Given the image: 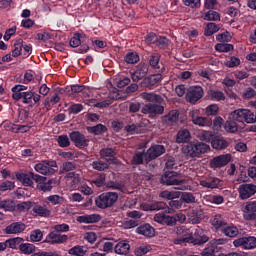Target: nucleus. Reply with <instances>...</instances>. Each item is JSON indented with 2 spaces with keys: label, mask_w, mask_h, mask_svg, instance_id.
I'll return each instance as SVG.
<instances>
[{
  "label": "nucleus",
  "mask_w": 256,
  "mask_h": 256,
  "mask_svg": "<svg viewBox=\"0 0 256 256\" xmlns=\"http://www.w3.org/2000/svg\"><path fill=\"white\" fill-rule=\"evenodd\" d=\"M68 253H69V255H74V256H86L88 251H87V248H85V246L76 245V246L72 247L68 251Z\"/></svg>",
  "instance_id": "42"
},
{
  "label": "nucleus",
  "mask_w": 256,
  "mask_h": 256,
  "mask_svg": "<svg viewBox=\"0 0 256 256\" xmlns=\"http://www.w3.org/2000/svg\"><path fill=\"white\" fill-rule=\"evenodd\" d=\"M217 245L210 244L208 247L204 248L201 252V256H217Z\"/></svg>",
  "instance_id": "57"
},
{
  "label": "nucleus",
  "mask_w": 256,
  "mask_h": 256,
  "mask_svg": "<svg viewBox=\"0 0 256 256\" xmlns=\"http://www.w3.org/2000/svg\"><path fill=\"white\" fill-rule=\"evenodd\" d=\"M160 197L162 199H168V201H171L172 199H179L181 197V192L164 190L160 193Z\"/></svg>",
  "instance_id": "39"
},
{
  "label": "nucleus",
  "mask_w": 256,
  "mask_h": 256,
  "mask_svg": "<svg viewBox=\"0 0 256 256\" xmlns=\"http://www.w3.org/2000/svg\"><path fill=\"white\" fill-rule=\"evenodd\" d=\"M37 173L41 175H53L57 171V162L55 161H43L35 165L34 167Z\"/></svg>",
  "instance_id": "7"
},
{
  "label": "nucleus",
  "mask_w": 256,
  "mask_h": 256,
  "mask_svg": "<svg viewBox=\"0 0 256 256\" xmlns=\"http://www.w3.org/2000/svg\"><path fill=\"white\" fill-rule=\"evenodd\" d=\"M92 168L95 169V171H107L109 169L111 163L105 162L102 160H96L92 162Z\"/></svg>",
  "instance_id": "40"
},
{
  "label": "nucleus",
  "mask_w": 256,
  "mask_h": 256,
  "mask_svg": "<svg viewBox=\"0 0 256 256\" xmlns=\"http://www.w3.org/2000/svg\"><path fill=\"white\" fill-rule=\"evenodd\" d=\"M141 98L145 101H149L150 103H157V104H146L142 108V113L144 115H163L165 113V107L161 106L164 99L161 95L155 93H147L144 92L141 94Z\"/></svg>",
  "instance_id": "2"
},
{
  "label": "nucleus",
  "mask_w": 256,
  "mask_h": 256,
  "mask_svg": "<svg viewBox=\"0 0 256 256\" xmlns=\"http://www.w3.org/2000/svg\"><path fill=\"white\" fill-rule=\"evenodd\" d=\"M201 19L204 21H221V14L214 10H208L206 12H202Z\"/></svg>",
  "instance_id": "29"
},
{
  "label": "nucleus",
  "mask_w": 256,
  "mask_h": 256,
  "mask_svg": "<svg viewBox=\"0 0 256 256\" xmlns=\"http://www.w3.org/2000/svg\"><path fill=\"white\" fill-rule=\"evenodd\" d=\"M0 127H2V129H4V131H10L11 133H15L17 124H15L9 120H5L1 123Z\"/></svg>",
  "instance_id": "58"
},
{
  "label": "nucleus",
  "mask_w": 256,
  "mask_h": 256,
  "mask_svg": "<svg viewBox=\"0 0 256 256\" xmlns=\"http://www.w3.org/2000/svg\"><path fill=\"white\" fill-rule=\"evenodd\" d=\"M229 163H231V154H222L210 160V167L211 169H221V167H225Z\"/></svg>",
  "instance_id": "13"
},
{
  "label": "nucleus",
  "mask_w": 256,
  "mask_h": 256,
  "mask_svg": "<svg viewBox=\"0 0 256 256\" xmlns=\"http://www.w3.org/2000/svg\"><path fill=\"white\" fill-rule=\"evenodd\" d=\"M149 251H151V245H142L135 248L134 254L136 256H143V255H147Z\"/></svg>",
  "instance_id": "59"
},
{
  "label": "nucleus",
  "mask_w": 256,
  "mask_h": 256,
  "mask_svg": "<svg viewBox=\"0 0 256 256\" xmlns=\"http://www.w3.org/2000/svg\"><path fill=\"white\" fill-rule=\"evenodd\" d=\"M93 185L96 187H103L105 185V174H100L95 179L92 180Z\"/></svg>",
  "instance_id": "64"
},
{
  "label": "nucleus",
  "mask_w": 256,
  "mask_h": 256,
  "mask_svg": "<svg viewBox=\"0 0 256 256\" xmlns=\"http://www.w3.org/2000/svg\"><path fill=\"white\" fill-rule=\"evenodd\" d=\"M210 149L209 145L203 142H190L186 146L183 147V153H185L188 157H199L200 155H204Z\"/></svg>",
  "instance_id": "5"
},
{
  "label": "nucleus",
  "mask_w": 256,
  "mask_h": 256,
  "mask_svg": "<svg viewBox=\"0 0 256 256\" xmlns=\"http://www.w3.org/2000/svg\"><path fill=\"white\" fill-rule=\"evenodd\" d=\"M89 43H91V39H89L85 33L79 32L74 33L69 42L70 47L76 48L75 53L82 55L89 52Z\"/></svg>",
  "instance_id": "3"
},
{
  "label": "nucleus",
  "mask_w": 256,
  "mask_h": 256,
  "mask_svg": "<svg viewBox=\"0 0 256 256\" xmlns=\"http://www.w3.org/2000/svg\"><path fill=\"white\" fill-rule=\"evenodd\" d=\"M159 61H161V54L159 53H154L150 56V59H149V65L150 67H152V69H161L159 67Z\"/></svg>",
  "instance_id": "54"
},
{
  "label": "nucleus",
  "mask_w": 256,
  "mask_h": 256,
  "mask_svg": "<svg viewBox=\"0 0 256 256\" xmlns=\"http://www.w3.org/2000/svg\"><path fill=\"white\" fill-rule=\"evenodd\" d=\"M239 197L242 201L251 199L256 194V185L253 183L241 184L238 188Z\"/></svg>",
  "instance_id": "9"
},
{
  "label": "nucleus",
  "mask_w": 256,
  "mask_h": 256,
  "mask_svg": "<svg viewBox=\"0 0 256 256\" xmlns=\"http://www.w3.org/2000/svg\"><path fill=\"white\" fill-rule=\"evenodd\" d=\"M136 233H138V235H144V237H154L155 228H153L151 224H144L136 229Z\"/></svg>",
  "instance_id": "27"
},
{
  "label": "nucleus",
  "mask_w": 256,
  "mask_h": 256,
  "mask_svg": "<svg viewBox=\"0 0 256 256\" xmlns=\"http://www.w3.org/2000/svg\"><path fill=\"white\" fill-rule=\"evenodd\" d=\"M23 243V238L21 237H16V238H10L4 242V245L9 247V249H16L18 245H21Z\"/></svg>",
  "instance_id": "49"
},
{
  "label": "nucleus",
  "mask_w": 256,
  "mask_h": 256,
  "mask_svg": "<svg viewBox=\"0 0 256 256\" xmlns=\"http://www.w3.org/2000/svg\"><path fill=\"white\" fill-rule=\"evenodd\" d=\"M63 241H65V238L61 236V233L55 231L51 232L46 237V243H50L52 245L55 243H63Z\"/></svg>",
  "instance_id": "32"
},
{
  "label": "nucleus",
  "mask_w": 256,
  "mask_h": 256,
  "mask_svg": "<svg viewBox=\"0 0 256 256\" xmlns=\"http://www.w3.org/2000/svg\"><path fill=\"white\" fill-rule=\"evenodd\" d=\"M19 250L24 255H31V253H35V245L31 243H22L19 245Z\"/></svg>",
  "instance_id": "52"
},
{
  "label": "nucleus",
  "mask_w": 256,
  "mask_h": 256,
  "mask_svg": "<svg viewBox=\"0 0 256 256\" xmlns=\"http://www.w3.org/2000/svg\"><path fill=\"white\" fill-rule=\"evenodd\" d=\"M208 97H210L211 101H225V94L219 90H210Z\"/></svg>",
  "instance_id": "48"
},
{
  "label": "nucleus",
  "mask_w": 256,
  "mask_h": 256,
  "mask_svg": "<svg viewBox=\"0 0 256 256\" xmlns=\"http://www.w3.org/2000/svg\"><path fill=\"white\" fill-rule=\"evenodd\" d=\"M26 226L23 222H13L5 228L6 235H19L25 231Z\"/></svg>",
  "instance_id": "23"
},
{
  "label": "nucleus",
  "mask_w": 256,
  "mask_h": 256,
  "mask_svg": "<svg viewBox=\"0 0 256 256\" xmlns=\"http://www.w3.org/2000/svg\"><path fill=\"white\" fill-rule=\"evenodd\" d=\"M182 203H195V196L191 192H184L181 195Z\"/></svg>",
  "instance_id": "62"
},
{
  "label": "nucleus",
  "mask_w": 256,
  "mask_h": 256,
  "mask_svg": "<svg viewBox=\"0 0 256 256\" xmlns=\"http://www.w3.org/2000/svg\"><path fill=\"white\" fill-rule=\"evenodd\" d=\"M0 209H3V211H9V212L15 211V201L11 199L0 200Z\"/></svg>",
  "instance_id": "45"
},
{
  "label": "nucleus",
  "mask_w": 256,
  "mask_h": 256,
  "mask_svg": "<svg viewBox=\"0 0 256 256\" xmlns=\"http://www.w3.org/2000/svg\"><path fill=\"white\" fill-rule=\"evenodd\" d=\"M234 77L238 81H243V79H249V71H247V70H236L234 72Z\"/></svg>",
  "instance_id": "61"
},
{
  "label": "nucleus",
  "mask_w": 256,
  "mask_h": 256,
  "mask_svg": "<svg viewBox=\"0 0 256 256\" xmlns=\"http://www.w3.org/2000/svg\"><path fill=\"white\" fill-rule=\"evenodd\" d=\"M139 59V54L137 52H128L124 57V61L128 65H135V63H139Z\"/></svg>",
  "instance_id": "44"
},
{
  "label": "nucleus",
  "mask_w": 256,
  "mask_h": 256,
  "mask_svg": "<svg viewBox=\"0 0 256 256\" xmlns=\"http://www.w3.org/2000/svg\"><path fill=\"white\" fill-rule=\"evenodd\" d=\"M41 239H43V232H41V230H34L31 232L30 240L33 243H37V242L41 241Z\"/></svg>",
  "instance_id": "63"
},
{
  "label": "nucleus",
  "mask_w": 256,
  "mask_h": 256,
  "mask_svg": "<svg viewBox=\"0 0 256 256\" xmlns=\"http://www.w3.org/2000/svg\"><path fill=\"white\" fill-rule=\"evenodd\" d=\"M161 73H163V69L158 70L157 74H152L148 77H145L141 82V87H153L154 85H157V83L163 79Z\"/></svg>",
  "instance_id": "20"
},
{
  "label": "nucleus",
  "mask_w": 256,
  "mask_h": 256,
  "mask_svg": "<svg viewBox=\"0 0 256 256\" xmlns=\"http://www.w3.org/2000/svg\"><path fill=\"white\" fill-rule=\"evenodd\" d=\"M83 91H85V86L83 85H72L65 87V93L69 97H71V95H73L74 93H81Z\"/></svg>",
  "instance_id": "47"
},
{
  "label": "nucleus",
  "mask_w": 256,
  "mask_h": 256,
  "mask_svg": "<svg viewBox=\"0 0 256 256\" xmlns=\"http://www.w3.org/2000/svg\"><path fill=\"white\" fill-rule=\"evenodd\" d=\"M222 233H224L226 237H237L239 235V228L236 226H226L222 229Z\"/></svg>",
  "instance_id": "50"
},
{
  "label": "nucleus",
  "mask_w": 256,
  "mask_h": 256,
  "mask_svg": "<svg viewBox=\"0 0 256 256\" xmlns=\"http://www.w3.org/2000/svg\"><path fill=\"white\" fill-rule=\"evenodd\" d=\"M79 175L75 172H67L65 176V183L67 189L73 191V189H77V185L80 183Z\"/></svg>",
  "instance_id": "21"
},
{
  "label": "nucleus",
  "mask_w": 256,
  "mask_h": 256,
  "mask_svg": "<svg viewBox=\"0 0 256 256\" xmlns=\"http://www.w3.org/2000/svg\"><path fill=\"white\" fill-rule=\"evenodd\" d=\"M220 183L221 180L219 178H210L208 180L200 181V185L206 187V189H217Z\"/></svg>",
  "instance_id": "33"
},
{
  "label": "nucleus",
  "mask_w": 256,
  "mask_h": 256,
  "mask_svg": "<svg viewBox=\"0 0 256 256\" xmlns=\"http://www.w3.org/2000/svg\"><path fill=\"white\" fill-rule=\"evenodd\" d=\"M192 122L194 123V125H199L200 127H207L211 124V119L207 117L195 116V114L192 113Z\"/></svg>",
  "instance_id": "36"
},
{
  "label": "nucleus",
  "mask_w": 256,
  "mask_h": 256,
  "mask_svg": "<svg viewBox=\"0 0 256 256\" xmlns=\"http://www.w3.org/2000/svg\"><path fill=\"white\" fill-rule=\"evenodd\" d=\"M243 217L245 221H255L256 219V201H248L243 209Z\"/></svg>",
  "instance_id": "16"
},
{
  "label": "nucleus",
  "mask_w": 256,
  "mask_h": 256,
  "mask_svg": "<svg viewBox=\"0 0 256 256\" xmlns=\"http://www.w3.org/2000/svg\"><path fill=\"white\" fill-rule=\"evenodd\" d=\"M188 239H190L192 245H204V243L209 241V237H207L203 229L199 227L194 230L193 235L188 236Z\"/></svg>",
  "instance_id": "14"
},
{
  "label": "nucleus",
  "mask_w": 256,
  "mask_h": 256,
  "mask_svg": "<svg viewBox=\"0 0 256 256\" xmlns=\"http://www.w3.org/2000/svg\"><path fill=\"white\" fill-rule=\"evenodd\" d=\"M166 149L164 145L154 144L146 151V165H149L150 161H155L161 155H165Z\"/></svg>",
  "instance_id": "6"
},
{
  "label": "nucleus",
  "mask_w": 256,
  "mask_h": 256,
  "mask_svg": "<svg viewBox=\"0 0 256 256\" xmlns=\"http://www.w3.org/2000/svg\"><path fill=\"white\" fill-rule=\"evenodd\" d=\"M221 29V26L219 24L209 22L204 30L205 37H211L212 35H215L219 30Z\"/></svg>",
  "instance_id": "34"
},
{
  "label": "nucleus",
  "mask_w": 256,
  "mask_h": 256,
  "mask_svg": "<svg viewBox=\"0 0 256 256\" xmlns=\"http://www.w3.org/2000/svg\"><path fill=\"white\" fill-rule=\"evenodd\" d=\"M149 73V64L140 63L136 70L131 72V79L134 83H139L141 79H144V77Z\"/></svg>",
  "instance_id": "15"
},
{
  "label": "nucleus",
  "mask_w": 256,
  "mask_h": 256,
  "mask_svg": "<svg viewBox=\"0 0 256 256\" xmlns=\"http://www.w3.org/2000/svg\"><path fill=\"white\" fill-rule=\"evenodd\" d=\"M78 223H99L101 215L99 214H85L76 218Z\"/></svg>",
  "instance_id": "26"
},
{
  "label": "nucleus",
  "mask_w": 256,
  "mask_h": 256,
  "mask_svg": "<svg viewBox=\"0 0 256 256\" xmlns=\"http://www.w3.org/2000/svg\"><path fill=\"white\" fill-rule=\"evenodd\" d=\"M154 221L156 223H160V225H167L168 227H174V225H177V219H175V217L163 213L155 214Z\"/></svg>",
  "instance_id": "19"
},
{
  "label": "nucleus",
  "mask_w": 256,
  "mask_h": 256,
  "mask_svg": "<svg viewBox=\"0 0 256 256\" xmlns=\"http://www.w3.org/2000/svg\"><path fill=\"white\" fill-rule=\"evenodd\" d=\"M215 137L212 131H202L198 134V139L200 141H205L206 143H211Z\"/></svg>",
  "instance_id": "53"
},
{
  "label": "nucleus",
  "mask_w": 256,
  "mask_h": 256,
  "mask_svg": "<svg viewBox=\"0 0 256 256\" xmlns=\"http://www.w3.org/2000/svg\"><path fill=\"white\" fill-rule=\"evenodd\" d=\"M191 140V132L187 129H182L177 133L176 141L178 143H189Z\"/></svg>",
  "instance_id": "35"
},
{
  "label": "nucleus",
  "mask_w": 256,
  "mask_h": 256,
  "mask_svg": "<svg viewBox=\"0 0 256 256\" xmlns=\"http://www.w3.org/2000/svg\"><path fill=\"white\" fill-rule=\"evenodd\" d=\"M160 183L162 185H167V186H171V185H183L184 183H187L186 179H177V172H173V171H168L165 172L164 175H162L161 179H160Z\"/></svg>",
  "instance_id": "8"
},
{
  "label": "nucleus",
  "mask_w": 256,
  "mask_h": 256,
  "mask_svg": "<svg viewBox=\"0 0 256 256\" xmlns=\"http://www.w3.org/2000/svg\"><path fill=\"white\" fill-rule=\"evenodd\" d=\"M25 91H27V86H23V85H15L12 88V99H14L15 101H19L21 99H23V95L25 94Z\"/></svg>",
  "instance_id": "31"
},
{
  "label": "nucleus",
  "mask_w": 256,
  "mask_h": 256,
  "mask_svg": "<svg viewBox=\"0 0 256 256\" xmlns=\"http://www.w3.org/2000/svg\"><path fill=\"white\" fill-rule=\"evenodd\" d=\"M101 159H105L110 165H118L119 159H117V150L111 147L102 148L100 150Z\"/></svg>",
  "instance_id": "11"
},
{
  "label": "nucleus",
  "mask_w": 256,
  "mask_h": 256,
  "mask_svg": "<svg viewBox=\"0 0 256 256\" xmlns=\"http://www.w3.org/2000/svg\"><path fill=\"white\" fill-rule=\"evenodd\" d=\"M145 159H147V152H136L131 159L132 165H143L145 163Z\"/></svg>",
  "instance_id": "37"
},
{
  "label": "nucleus",
  "mask_w": 256,
  "mask_h": 256,
  "mask_svg": "<svg viewBox=\"0 0 256 256\" xmlns=\"http://www.w3.org/2000/svg\"><path fill=\"white\" fill-rule=\"evenodd\" d=\"M211 145L213 149H216V151H221L229 147V142H227V140H225L221 136H214V138L211 141Z\"/></svg>",
  "instance_id": "24"
},
{
  "label": "nucleus",
  "mask_w": 256,
  "mask_h": 256,
  "mask_svg": "<svg viewBox=\"0 0 256 256\" xmlns=\"http://www.w3.org/2000/svg\"><path fill=\"white\" fill-rule=\"evenodd\" d=\"M238 123H256V112L248 109H237L229 114L228 120L224 123L227 133H237Z\"/></svg>",
  "instance_id": "1"
},
{
  "label": "nucleus",
  "mask_w": 256,
  "mask_h": 256,
  "mask_svg": "<svg viewBox=\"0 0 256 256\" xmlns=\"http://www.w3.org/2000/svg\"><path fill=\"white\" fill-rule=\"evenodd\" d=\"M119 194L117 192H104L95 199V205L98 209H109L117 203Z\"/></svg>",
  "instance_id": "4"
},
{
  "label": "nucleus",
  "mask_w": 256,
  "mask_h": 256,
  "mask_svg": "<svg viewBox=\"0 0 256 256\" xmlns=\"http://www.w3.org/2000/svg\"><path fill=\"white\" fill-rule=\"evenodd\" d=\"M15 189V182L6 180L0 184V192L5 193V191H13Z\"/></svg>",
  "instance_id": "60"
},
{
  "label": "nucleus",
  "mask_w": 256,
  "mask_h": 256,
  "mask_svg": "<svg viewBox=\"0 0 256 256\" xmlns=\"http://www.w3.org/2000/svg\"><path fill=\"white\" fill-rule=\"evenodd\" d=\"M87 131L93 135H103V133H107V126L103 124H97L96 126L88 127Z\"/></svg>",
  "instance_id": "38"
},
{
  "label": "nucleus",
  "mask_w": 256,
  "mask_h": 256,
  "mask_svg": "<svg viewBox=\"0 0 256 256\" xmlns=\"http://www.w3.org/2000/svg\"><path fill=\"white\" fill-rule=\"evenodd\" d=\"M32 211L35 215H38L39 217H49V215H51V211L41 205L34 206Z\"/></svg>",
  "instance_id": "43"
},
{
  "label": "nucleus",
  "mask_w": 256,
  "mask_h": 256,
  "mask_svg": "<svg viewBox=\"0 0 256 256\" xmlns=\"http://www.w3.org/2000/svg\"><path fill=\"white\" fill-rule=\"evenodd\" d=\"M162 123L164 125H168L169 127H173V125H177L179 123V110H171L162 117Z\"/></svg>",
  "instance_id": "22"
},
{
  "label": "nucleus",
  "mask_w": 256,
  "mask_h": 256,
  "mask_svg": "<svg viewBox=\"0 0 256 256\" xmlns=\"http://www.w3.org/2000/svg\"><path fill=\"white\" fill-rule=\"evenodd\" d=\"M131 249V245L127 241H120L116 244L114 251L117 255H127Z\"/></svg>",
  "instance_id": "28"
},
{
  "label": "nucleus",
  "mask_w": 256,
  "mask_h": 256,
  "mask_svg": "<svg viewBox=\"0 0 256 256\" xmlns=\"http://www.w3.org/2000/svg\"><path fill=\"white\" fill-rule=\"evenodd\" d=\"M31 207H33V202L26 201L15 205L14 211H16L17 213H27V211H29Z\"/></svg>",
  "instance_id": "46"
},
{
  "label": "nucleus",
  "mask_w": 256,
  "mask_h": 256,
  "mask_svg": "<svg viewBox=\"0 0 256 256\" xmlns=\"http://www.w3.org/2000/svg\"><path fill=\"white\" fill-rule=\"evenodd\" d=\"M234 247H242V249H255L256 248V237L255 236H248V237H241L233 242Z\"/></svg>",
  "instance_id": "12"
},
{
  "label": "nucleus",
  "mask_w": 256,
  "mask_h": 256,
  "mask_svg": "<svg viewBox=\"0 0 256 256\" xmlns=\"http://www.w3.org/2000/svg\"><path fill=\"white\" fill-rule=\"evenodd\" d=\"M210 223L216 229H221V227H225V225H227V222H225V220L220 214H217L214 217H212Z\"/></svg>",
  "instance_id": "41"
},
{
  "label": "nucleus",
  "mask_w": 256,
  "mask_h": 256,
  "mask_svg": "<svg viewBox=\"0 0 256 256\" xmlns=\"http://www.w3.org/2000/svg\"><path fill=\"white\" fill-rule=\"evenodd\" d=\"M16 179H18L24 187H33V173H31V176L25 173H17Z\"/></svg>",
  "instance_id": "30"
},
{
  "label": "nucleus",
  "mask_w": 256,
  "mask_h": 256,
  "mask_svg": "<svg viewBox=\"0 0 256 256\" xmlns=\"http://www.w3.org/2000/svg\"><path fill=\"white\" fill-rule=\"evenodd\" d=\"M146 211H165V213H167L169 211V206L163 201H156L147 204Z\"/></svg>",
  "instance_id": "25"
},
{
  "label": "nucleus",
  "mask_w": 256,
  "mask_h": 256,
  "mask_svg": "<svg viewBox=\"0 0 256 256\" xmlns=\"http://www.w3.org/2000/svg\"><path fill=\"white\" fill-rule=\"evenodd\" d=\"M23 51V40L19 39L14 42V48L12 50V57H19Z\"/></svg>",
  "instance_id": "56"
},
{
  "label": "nucleus",
  "mask_w": 256,
  "mask_h": 256,
  "mask_svg": "<svg viewBox=\"0 0 256 256\" xmlns=\"http://www.w3.org/2000/svg\"><path fill=\"white\" fill-rule=\"evenodd\" d=\"M70 139L78 149H85V147L89 146V139L80 132H72L70 134Z\"/></svg>",
  "instance_id": "18"
},
{
  "label": "nucleus",
  "mask_w": 256,
  "mask_h": 256,
  "mask_svg": "<svg viewBox=\"0 0 256 256\" xmlns=\"http://www.w3.org/2000/svg\"><path fill=\"white\" fill-rule=\"evenodd\" d=\"M141 124H130L126 125L124 131L129 133V135H139L141 133Z\"/></svg>",
  "instance_id": "51"
},
{
  "label": "nucleus",
  "mask_w": 256,
  "mask_h": 256,
  "mask_svg": "<svg viewBox=\"0 0 256 256\" xmlns=\"http://www.w3.org/2000/svg\"><path fill=\"white\" fill-rule=\"evenodd\" d=\"M32 179L37 183L36 188L39 189V191H51L53 189V186H51V180L47 181L46 177L40 176L39 174H32Z\"/></svg>",
  "instance_id": "17"
},
{
  "label": "nucleus",
  "mask_w": 256,
  "mask_h": 256,
  "mask_svg": "<svg viewBox=\"0 0 256 256\" xmlns=\"http://www.w3.org/2000/svg\"><path fill=\"white\" fill-rule=\"evenodd\" d=\"M204 91L203 87L201 86H191L188 89V92L186 93V101L188 103H191L192 105H195L197 101L200 99H203Z\"/></svg>",
  "instance_id": "10"
},
{
  "label": "nucleus",
  "mask_w": 256,
  "mask_h": 256,
  "mask_svg": "<svg viewBox=\"0 0 256 256\" xmlns=\"http://www.w3.org/2000/svg\"><path fill=\"white\" fill-rule=\"evenodd\" d=\"M233 44L220 43L215 45V50L219 53H229V51H233Z\"/></svg>",
  "instance_id": "55"
}]
</instances>
